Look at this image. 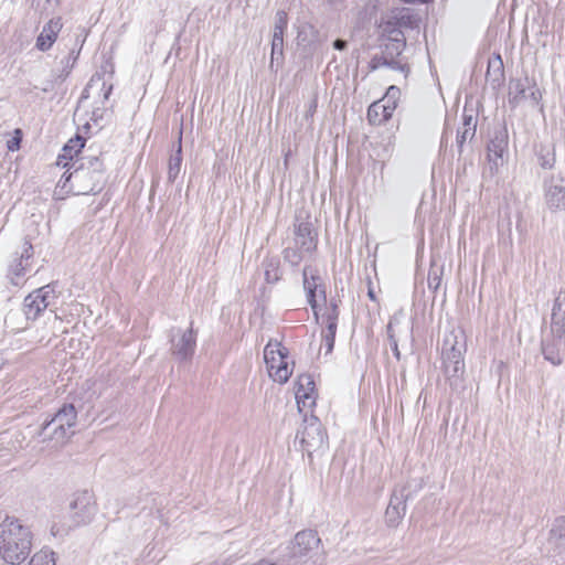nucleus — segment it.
Listing matches in <instances>:
<instances>
[{"instance_id": "dca6fc26", "label": "nucleus", "mask_w": 565, "mask_h": 565, "mask_svg": "<svg viewBox=\"0 0 565 565\" xmlns=\"http://www.w3.org/2000/svg\"><path fill=\"white\" fill-rule=\"evenodd\" d=\"M407 503L403 497L393 495L385 511L386 523L396 527L406 514Z\"/></svg>"}, {"instance_id": "c9c22d12", "label": "nucleus", "mask_w": 565, "mask_h": 565, "mask_svg": "<svg viewBox=\"0 0 565 565\" xmlns=\"http://www.w3.org/2000/svg\"><path fill=\"white\" fill-rule=\"evenodd\" d=\"M367 295H369L370 299L375 300V295H374V291L372 289H369Z\"/></svg>"}, {"instance_id": "2f4dec72", "label": "nucleus", "mask_w": 565, "mask_h": 565, "mask_svg": "<svg viewBox=\"0 0 565 565\" xmlns=\"http://www.w3.org/2000/svg\"><path fill=\"white\" fill-rule=\"evenodd\" d=\"M333 47H334L335 50H343V49L345 47V42H344V41H342V40H335V41L333 42Z\"/></svg>"}, {"instance_id": "1a4fd4ad", "label": "nucleus", "mask_w": 565, "mask_h": 565, "mask_svg": "<svg viewBox=\"0 0 565 565\" xmlns=\"http://www.w3.org/2000/svg\"><path fill=\"white\" fill-rule=\"evenodd\" d=\"M317 391L311 375L300 374L295 383V398L300 413L310 412L316 405Z\"/></svg>"}, {"instance_id": "f8f14e48", "label": "nucleus", "mask_w": 565, "mask_h": 565, "mask_svg": "<svg viewBox=\"0 0 565 565\" xmlns=\"http://www.w3.org/2000/svg\"><path fill=\"white\" fill-rule=\"evenodd\" d=\"M303 288L307 300L315 316L318 317L319 308L326 301L324 290L320 277L313 275L312 271L307 268L303 270Z\"/></svg>"}, {"instance_id": "2eb2a0df", "label": "nucleus", "mask_w": 565, "mask_h": 565, "mask_svg": "<svg viewBox=\"0 0 565 565\" xmlns=\"http://www.w3.org/2000/svg\"><path fill=\"white\" fill-rule=\"evenodd\" d=\"M320 539L315 531H301L295 535L294 551L296 554L305 556L319 550Z\"/></svg>"}, {"instance_id": "20e7f679", "label": "nucleus", "mask_w": 565, "mask_h": 565, "mask_svg": "<svg viewBox=\"0 0 565 565\" xmlns=\"http://www.w3.org/2000/svg\"><path fill=\"white\" fill-rule=\"evenodd\" d=\"M77 412L72 404L63 405L54 417L45 424L40 433L43 443L54 446L64 445L74 435Z\"/></svg>"}, {"instance_id": "b1692460", "label": "nucleus", "mask_w": 565, "mask_h": 565, "mask_svg": "<svg viewBox=\"0 0 565 565\" xmlns=\"http://www.w3.org/2000/svg\"><path fill=\"white\" fill-rule=\"evenodd\" d=\"M401 92L396 86H390L387 88L386 95L381 99L384 104H392L394 103V109L397 106V100L399 98Z\"/></svg>"}, {"instance_id": "393cba45", "label": "nucleus", "mask_w": 565, "mask_h": 565, "mask_svg": "<svg viewBox=\"0 0 565 565\" xmlns=\"http://www.w3.org/2000/svg\"><path fill=\"white\" fill-rule=\"evenodd\" d=\"M282 54V38L278 33L275 32L273 43H271V53H270V60L271 63L275 60V56H281Z\"/></svg>"}, {"instance_id": "cd10ccee", "label": "nucleus", "mask_w": 565, "mask_h": 565, "mask_svg": "<svg viewBox=\"0 0 565 565\" xmlns=\"http://www.w3.org/2000/svg\"><path fill=\"white\" fill-rule=\"evenodd\" d=\"M21 143V132L19 129L14 131V136L7 141V148L9 151H18Z\"/></svg>"}, {"instance_id": "9d476101", "label": "nucleus", "mask_w": 565, "mask_h": 565, "mask_svg": "<svg viewBox=\"0 0 565 565\" xmlns=\"http://www.w3.org/2000/svg\"><path fill=\"white\" fill-rule=\"evenodd\" d=\"M536 85L529 77L524 76L521 78L512 79L509 83L508 98L509 103L516 107L527 99H533L535 103L539 102L536 96Z\"/></svg>"}, {"instance_id": "a211bd4d", "label": "nucleus", "mask_w": 565, "mask_h": 565, "mask_svg": "<svg viewBox=\"0 0 565 565\" xmlns=\"http://www.w3.org/2000/svg\"><path fill=\"white\" fill-rule=\"evenodd\" d=\"M551 329L558 338L565 335V297L558 298L554 305Z\"/></svg>"}, {"instance_id": "9b49d317", "label": "nucleus", "mask_w": 565, "mask_h": 565, "mask_svg": "<svg viewBox=\"0 0 565 565\" xmlns=\"http://www.w3.org/2000/svg\"><path fill=\"white\" fill-rule=\"evenodd\" d=\"M70 508L72 518L78 525L90 523L96 511L93 497L88 492L75 494L70 503Z\"/></svg>"}, {"instance_id": "412c9836", "label": "nucleus", "mask_w": 565, "mask_h": 565, "mask_svg": "<svg viewBox=\"0 0 565 565\" xmlns=\"http://www.w3.org/2000/svg\"><path fill=\"white\" fill-rule=\"evenodd\" d=\"M505 154H507V147L503 142L492 143L489 147L488 158H489V161L495 168L503 164Z\"/></svg>"}, {"instance_id": "e433bc0d", "label": "nucleus", "mask_w": 565, "mask_h": 565, "mask_svg": "<svg viewBox=\"0 0 565 565\" xmlns=\"http://www.w3.org/2000/svg\"><path fill=\"white\" fill-rule=\"evenodd\" d=\"M394 353H395V356H396V358H399V352H398V350H397V345H396V343H394Z\"/></svg>"}, {"instance_id": "ddd939ff", "label": "nucleus", "mask_w": 565, "mask_h": 565, "mask_svg": "<svg viewBox=\"0 0 565 565\" xmlns=\"http://www.w3.org/2000/svg\"><path fill=\"white\" fill-rule=\"evenodd\" d=\"M52 298L53 291L47 286L29 294L24 299L23 306L26 318L36 319L47 308Z\"/></svg>"}, {"instance_id": "f257e3e1", "label": "nucleus", "mask_w": 565, "mask_h": 565, "mask_svg": "<svg viewBox=\"0 0 565 565\" xmlns=\"http://www.w3.org/2000/svg\"><path fill=\"white\" fill-rule=\"evenodd\" d=\"M34 534L29 524L7 515L0 522V559L7 565H23L33 548Z\"/></svg>"}, {"instance_id": "6e6552de", "label": "nucleus", "mask_w": 565, "mask_h": 565, "mask_svg": "<svg viewBox=\"0 0 565 565\" xmlns=\"http://www.w3.org/2000/svg\"><path fill=\"white\" fill-rule=\"evenodd\" d=\"M195 345L196 334L192 324L173 330L171 337V352L175 359L180 361L189 360L195 351Z\"/></svg>"}, {"instance_id": "f704fd0d", "label": "nucleus", "mask_w": 565, "mask_h": 565, "mask_svg": "<svg viewBox=\"0 0 565 565\" xmlns=\"http://www.w3.org/2000/svg\"><path fill=\"white\" fill-rule=\"evenodd\" d=\"M6 364V360L3 358V355L0 353V370Z\"/></svg>"}, {"instance_id": "423d86ee", "label": "nucleus", "mask_w": 565, "mask_h": 565, "mask_svg": "<svg viewBox=\"0 0 565 565\" xmlns=\"http://www.w3.org/2000/svg\"><path fill=\"white\" fill-rule=\"evenodd\" d=\"M326 436L322 426L316 417L306 419L298 428L295 446L309 457L324 447Z\"/></svg>"}, {"instance_id": "4be33fe9", "label": "nucleus", "mask_w": 565, "mask_h": 565, "mask_svg": "<svg viewBox=\"0 0 565 565\" xmlns=\"http://www.w3.org/2000/svg\"><path fill=\"white\" fill-rule=\"evenodd\" d=\"M546 201L550 206L558 209L565 205V190L563 188L555 186L550 189L546 194Z\"/></svg>"}, {"instance_id": "473e14b6", "label": "nucleus", "mask_w": 565, "mask_h": 565, "mask_svg": "<svg viewBox=\"0 0 565 565\" xmlns=\"http://www.w3.org/2000/svg\"><path fill=\"white\" fill-rule=\"evenodd\" d=\"M403 2L405 3H426V2H429L430 0H402Z\"/></svg>"}, {"instance_id": "7ed1b4c3", "label": "nucleus", "mask_w": 565, "mask_h": 565, "mask_svg": "<svg viewBox=\"0 0 565 565\" xmlns=\"http://www.w3.org/2000/svg\"><path fill=\"white\" fill-rule=\"evenodd\" d=\"M264 362L268 376L277 384L287 383L294 373L295 360L289 349L277 340H269L265 345Z\"/></svg>"}, {"instance_id": "4468645a", "label": "nucleus", "mask_w": 565, "mask_h": 565, "mask_svg": "<svg viewBox=\"0 0 565 565\" xmlns=\"http://www.w3.org/2000/svg\"><path fill=\"white\" fill-rule=\"evenodd\" d=\"M62 29V21L60 18H53L49 20L45 25L42 28L38 39H36V49L45 52L50 50L55 43L57 35Z\"/></svg>"}, {"instance_id": "aec40b11", "label": "nucleus", "mask_w": 565, "mask_h": 565, "mask_svg": "<svg viewBox=\"0 0 565 565\" xmlns=\"http://www.w3.org/2000/svg\"><path fill=\"white\" fill-rule=\"evenodd\" d=\"M487 78L498 83L503 78V62L500 55H495L489 61Z\"/></svg>"}, {"instance_id": "c756f323", "label": "nucleus", "mask_w": 565, "mask_h": 565, "mask_svg": "<svg viewBox=\"0 0 565 565\" xmlns=\"http://www.w3.org/2000/svg\"><path fill=\"white\" fill-rule=\"evenodd\" d=\"M46 323L50 326L51 330L53 331L57 327V324L61 323V319L56 315H50L46 318Z\"/></svg>"}, {"instance_id": "72a5a7b5", "label": "nucleus", "mask_w": 565, "mask_h": 565, "mask_svg": "<svg viewBox=\"0 0 565 565\" xmlns=\"http://www.w3.org/2000/svg\"><path fill=\"white\" fill-rule=\"evenodd\" d=\"M111 93V86H108L104 94V99H107Z\"/></svg>"}, {"instance_id": "bb28decb", "label": "nucleus", "mask_w": 565, "mask_h": 565, "mask_svg": "<svg viewBox=\"0 0 565 565\" xmlns=\"http://www.w3.org/2000/svg\"><path fill=\"white\" fill-rule=\"evenodd\" d=\"M33 255V247L31 243L23 242L20 247V262H28Z\"/></svg>"}, {"instance_id": "7c9ffc66", "label": "nucleus", "mask_w": 565, "mask_h": 565, "mask_svg": "<svg viewBox=\"0 0 565 565\" xmlns=\"http://www.w3.org/2000/svg\"><path fill=\"white\" fill-rule=\"evenodd\" d=\"M473 130H475V128H471V127L465 129V131L461 135L460 141L463 142L468 136H471L473 134Z\"/></svg>"}, {"instance_id": "39448f33", "label": "nucleus", "mask_w": 565, "mask_h": 565, "mask_svg": "<svg viewBox=\"0 0 565 565\" xmlns=\"http://www.w3.org/2000/svg\"><path fill=\"white\" fill-rule=\"evenodd\" d=\"M465 345L460 333L451 330L444 337L441 358L445 373L449 379H459L465 372Z\"/></svg>"}, {"instance_id": "5701e85b", "label": "nucleus", "mask_w": 565, "mask_h": 565, "mask_svg": "<svg viewBox=\"0 0 565 565\" xmlns=\"http://www.w3.org/2000/svg\"><path fill=\"white\" fill-rule=\"evenodd\" d=\"M84 148V140L81 137L70 139L68 142L63 147V158L72 159L73 156L77 154Z\"/></svg>"}, {"instance_id": "f3484780", "label": "nucleus", "mask_w": 565, "mask_h": 565, "mask_svg": "<svg viewBox=\"0 0 565 565\" xmlns=\"http://www.w3.org/2000/svg\"><path fill=\"white\" fill-rule=\"evenodd\" d=\"M394 103L384 104L381 100L374 102L367 110V118L372 125H382L387 121L394 113Z\"/></svg>"}, {"instance_id": "f03ea898", "label": "nucleus", "mask_w": 565, "mask_h": 565, "mask_svg": "<svg viewBox=\"0 0 565 565\" xmlns=\"http://www.w3.org/2000/svg\"><path fill=\"white\" fill-rule=\"evenodd\" d=\"M104 183V174L98 162L81 167L67 175H63L54 190V198L65 199L68 194L86 195L99 192Z\"/></svg>"}, {"instance_id": "c85d7f7f", "label": "nucleus", "mask_w": 565, "mask_h": 565, "mask_svg": "<svg viewBox=\"0 0 565 565\" xmlns=\"http://www.w3.org/2000/svg\"><path fill=\"white\" fill-rule=\"evenodd\" d=\"M26 269H28V264L26 263L23 264V262H19L18 264L11 266V271L15 276H22Z\"/></svg>"}, {"instance_id": "6ab92c4d", "label": "nucleus", "mask_w": 565, "mask_h": 565, "mask_svg": "<svg viewBox=\"0 0 565 565\" xmlns=\"http://www.w3.org/2000/svg\"><path fill=\"white\" fill-rule=\"evenodd\" d=\"M57 555L50 546H42L31 555L28 565H56Z\"/></svg>"}, {"instance_id": "a878e982", "label": "nucleus", "mask_w": 565, "mask_h": 565, "mask_svg": "<svg viewBox=\"0 0 565 565\" xmlns=\"http://www.w3.org/2000/svg\"><path fill=\"white\" fill-rule=\"evenodd\" d=\"M542 353H543L545 360L551 362L553 365H559L562 363L561 355L558 354V352L554 351L553 349L544 347L542 349Z\"/></svg>"}, {"instance_id": "0eeeda50", "label": "nucleus", "mask_w": 565, "mask_h": 565, "mask_svg": "<svg viewBox=\"0 0 565 565\" xmlns=\"http://www.w3.org/2000/svg\"><path fill=\"white\" fill-rule=\"evenodd\" d=\"M316 248V239L312 235L311 225L302 222L295 227V237L292 246L285 250V257L292 265L299 264L301 259L309 256Z\"/></svg>"}]
</instances>
